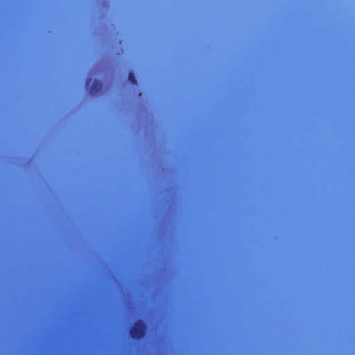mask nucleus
<instances>
[{
    "label": "nucleus",
    "instance_id": "1",
    "mask_svg": "<svg viewBox=\"0 0 355 355\" xmlns=\"http://www.w3.org/2000/svg\"><path fill=\"white\" fill-rule=\"evenodd\" d=\"M146 329V322L142 320H138L130 329V334L133 339L140 340L145 336Z\"/></svg>",
    "mask_w": 355,
    "mask_h": 355
},
{
    "label": "nucleus",
    "instance_id": "2",
    "mask_svg": "<svg viewBox=\"0 0 355 355\" xmlns=\"http://www.w3.org/2000/svg\"><path fill=\"white\" fill-rule=\"evenodd\" d=\"M85 86L86 87H89V92L92 94H98L101 91L103 87L102 83L100 80H94L92 82V79L90 78L86 80Z\"/></svg>",
    "mask_w": 355,
    "mask_h": 355
},
{
    "label": "nucleus",
    "instance_id": "3",
    "mask_svg": "<svg viewBox=\"0 0 355 355\" xmlns=\"http://www.w3.org/2000/svg\"><path fill=\"white\" fill-rule=\"evenodd\" d=\"M128 79L132 84L137 83V80L133 72H129Z\"/></svg>",
    "mask_w": 355,
    "mask_h": 355
}]
</instances>
